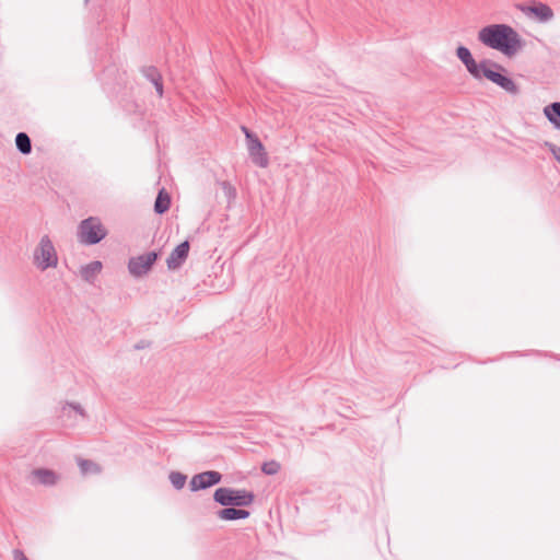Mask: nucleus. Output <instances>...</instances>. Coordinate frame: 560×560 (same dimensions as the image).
<instances>
[{
	"instance_id": "obj_5",
	"label": "nucleus",
	"mask_w": 560,
	"mask_h": 560,
	"mask_svg": "<svg viewBox=\"0 0 560 560\" xmlns=\"http://www.w3.org/2000/svg\"><path fill=\"white\" fill-rule=\"evenodd\" d=\"M34 264L42 271L55 268L58 264L56 248L48 235H44L34 250Z\"/></svg>"
},
{
	"instance_id": "obj_27",
	"label": "nucleus",
	"mask_w": 560,
	"mask_h": 560,
	"mask_svg": "<svg viewBox=\"0 0 560 560\" xmlns=\"http://www.w3.org/2000/svg\"><path fill=\"white\" fill-rule=\"evenodd\" d=\"M145 347H149V343H147L145 341L141 340L140 342H138L137 345H135V349L137 350H140V349H144Z\"/></svg>"
},
{
	"instance_id": "obj_19",
	"label": "nucleus",
	"mask_w": 560,
	"mask_h": 560,
	"mask_svg": "<svg viewBox=\"0 0 560 560\" xmlns=\"http://www.w3.org/2000/svg\"><path fill=\"white\" fill-rule=\"evenodd\" d=\"M142 74L147 80H149L151 83H154L155 81H159L162 75L156 67L154 66H147L141 69Z\"/></svg>"
},
{
	"instance_id": "obj_1",
	"label": "nucleus",
	"mask_w": 560,
	"mask_h": 560,
	"mask_svg": "<svg viewBox=\"0 0 560 560\" xmlns=\"http://www.w3.org/2000/svg\"><path fill=\"white\" fill-rule=\"evenodd\" d=\"M456 56L465 65L467 71L474 79L481 80L486 78L511 95L520 94V86L512 78L504 74L506 73V69L500 63L490 59H483L477 62L470 50L463 45L456 48Z\"/></svg>"
},
{
	"instance_id": "obj_9",
	"label": "nucleus",
	"mask_w": 560,
	"mask_h": 560,
	"mask_svg": "<svg viewBox=\"0 0 560 560\" xmlns=\"http://www.w3.org/2000/svg\"><path fill=\"white\" fill-rule=\"evenodd\" d=\"M522 12L534 15L539 22H549L553 18L552 9L542 2H534L532 5H520Z\"/></svg>"
},
{
	"instance_id": "obj_25",
	"label": "nucleus",
	"mask_w": 560,
	"mask_h": 560,
	"mask_svg": "<svg viewBox=\"0 0 560 560\" xmlns=\"http://www.w3.org/2000/svg\"><path fill=\"white\" fill-rule=\"evenodd\" d=\"M152 84L154 85L159 96H162L163 95V81H162V78L159 81H155Z\"/></svg>"
},
{
	"instance_id": "obj_22",
	"label": "nucleus",
	"mask_w": 560,
	"mask_h": 560,
	"mask_svg": "<svg viewBox=\"0 0 560 560\" xmlns=\"http://www.w3.org/2000/svg\"><path fill=\"white\" fill-rule=\"evenodd\" d=\"M67 405H68L69 407H71L73 410H75L80 416H82V417H84V418L86 417V413H85L84 409L81 407V405H80V404H77V402H67Z\"/></svg>"
},
{
	"instance_id": "obj_2",
	"label": "nucleus",
	"mask_w": 560,
	"mask_h": 560,
	"mask_svg": "<svg viewBox=\"0 0 560 560\" xmlns=\"http://www.w3.org/2000/svg\"><path fill=\"white\" fill-rule=\"evenodd\" d=\"M478 40L508 57L514 56L524 47V40L520 34L508 24H491L482 27L478 32Z\"/></svg>"
},
{
	"instance_id": "obj_4",
	"label": "nucleus",
	"mask_w": 560,
	"mask_h": 560,
	"mask_svg": "<svg viewBox=\"0 0 560 560\" xmlns=\"http://www.w3.org/2000/svg\"><path fill=\"white\" fill-rule=\"evenodd\" d=\"M213 500L223 506H248L255 500V494L245 489L218 488Z\"/></svg>"
},
{
	"instance_id": "obj_8",
	"label": "nucleus",
	"mask_w": 560,
	"mask_h": 560,
	"mask_svg": "<svg viewBox=\"0 0 560 560\" xmlns=\"http://www.w3.org/2000/svg\"><path fill=\"white\" fill-rule=\"evenodd\" d=\"M222 479V475L215 470H207L192 476L189 481V488L192 492L208 489L218 485Z\"/></svg>"
},
{
	"instance_id": "obj_7",
	"label": "nucleus",
	"mask_w": 560,
	"mask_h": 560,
	"mask_svg": "<svg viewBox=\"0 0 560 560\" xmlns=\"http://www.w3.org/2000/svg\"><path fill=\"white\" fill-rule=\"evenodd\" d=\"M248 155L252 162L261 168H265L269 165L268 153L260 141V139L256 137L248 136V141L246 142Z\"/></svg>"
},
{
	"instance_id": "obj_3",
	"label": "nucleus",
	"mask_w": 560,
	"mask_h": 560,
	"mask_svg": "<svg viewBox=\"0 0 560 560\" xmlns=\"http://www.w3.org/2000/svg\"><path fill=\"white\" fill-rule=\"evenodd\" d=\"M107 236V230L97 217H89L78 226V240L84 245L98 244Z\"/></svg>"
},
{
	"instance_id": "obj_13",
	"label": "nucleus",
	"mask_w": 560,
	"mask_h": 560,
	"mask_svg": "<svg viewBox=\"0 0 560 560\" xmlns=\"http://www.w3.org/2000/svg\"><path fill=\"white\" fill-rule=\"evenodd\" d=\"M32 474L37 478L38 482L44 486H54L59 479L54 470L47 468L34 469Z\"/></svg>"
},
{
	"instance_id": "obj_10",
	"label": "nucleus",
	"mask_w": 560,
	"mask_h": 560,
	"mask_svg": "<svg viewBox=\"0 0 560 560\" xmlns=\"http://www.w3.org/2000/svg\"><path fill=\"white\" fill-rule=\"evenodd\" d=\"M189 242L184 241L180 244H178L170 254L168 258L166 259L167 268L171 270L178 269L182 267V265L186 261L188 254H189Z\"/></svg>"
},
{
	"instance_id": "obj_16",
	"label": "nucleus",
	"mask_w": 560,
	"mask_h": 560,
	"mask_svg": "<svg viewBox=\"0 0 560 560\" xmlns=\"http://www.w3.org/2000/svg\"><path fill=\"white\" fill-rule=\"evenodd\" d=\"M15 145L22 154H30L32 152V141L27 133L19 132L15 137Z\"/></svg>"
},
{
	"instance_id": "obj_15",
	"label": "nucleus",
	"mask_w": 560,
	"mask_h": 560,
	"mask_svg": "<svg viewBox=\"0 0 560 560\" xmlns=\"http://www.w3.org/2000/svg\"><path fill=\"white\" fill-rule=\"evenodd\" d=\"M544 115L555 128L560 129V102H553L545 106Z\"/></svg>"
},
{
	"instance_id": "obj_24",
	"label": "nucleus",
	"mask_w": 560,
	"mask_h": 560,
	"mask_svg": "<svg viewBox=\"0 0 560 560\" xmlns=\"http://www.w3.org/2000/svg\"><path fill=\"white\" fill-rule=\"evenodd\" d=\"M152 84L154 85L159 96H162L163 95V81H162V78L159 81H155Z\"/></svg>"
},
{
	"instance_id": "obj_26",
	"label": "nucleus",
	"mask_w": 560,
	"mask_h": 560,
	"mask_svg": "<svg viewBox=\"0 0 560 560\" xmlns=\"http://www.w3.org/2000/svg\"><path fill=\"white\" fill-rule=\"evenodd\" d=\"M241 130L243 131V133L245 135V139H246V142L248 141V136L250 137H256L257 135L254 133L252 130H249L247 127L245 126H242L241 127Z\"/></svg>"
},
{
	"instance_id": "obj_21",
	"label": "nucleus",
	"mask_w": 560,
	"mask_h": 560,
	"mask_svg": "<svg viewBox=\"0 0 560 560\" xmlns=\"http://www.w3.org/2000/svg\"><path fill=\"white\" fill-rule=\"evenodd\" d=\"M545 145L552 153L553 158L560 163V147L551 142H546Z\"/></svg>"
},
{
	"instance_id": "obj_23",
	"label": "nucleus",
	"mask_w": 560,
	"mask_h": 560,
	"mask_svg": "<svg viewBox=\"0 0 560 560\" xmlns=\"http://www.w3.org/2000/svg\"><path fill=\"white\" fill-rule=\"evenodd\" d=\"M13 560H28L25 553L21 549L13 550Z\"/></svg>"
},
{
	"instance_id": "obj_18",
	"label": "nucleus",
	"mask_w": 560,
	"mask_h": 560,
	"mask_svg": "<svg viewBox=\"0 0 560 560\" xmlns=\"http://www.w3.org/2000/svg\"><path fill=\"white\" fill-rule=\"evenodd\" d=\"M168 479L176 490H180L184 488L186 483L187 476L180 471H171L168 475Z\"/></svg>"
},
{
	"instance_id": "obj_14",
	"label": "nucleus",
	"mask_w": 560,
	"mask_h": 560,
	"mask_svg": "<svg viewBox=\"0 0 560 560\" xmlns=\"http://www.w3.org/2000/svg\"><path fill=\"white\" fill-rule=\"evenodd\" d=\"M171 207V196L162 188L159 190L154 202V212L158 214L165 213Z\"/></svg>"
},
{
	"instance_id": "obj_11",
	"label": "nucleus",
	"mask_w": 560,
	"mask_h": 560,
	"mask_svg": "<svg viewBox=\"0 0 560 560\" xmlns=\"http://www.w3.org/2000/svg\"><path fill=\"white\" fill-rule=\"evenodd\" d=\"M220 520L236 521L249 517L250 513L247 510L236 509L235 506H225L217 512Z\"/></svg>"
},
{
	"instance_id": "obj_20",
	"label": "nucleus",
	"mask_w": 560,
	"mask_h": 560,
	"mask_svg": "<svg viewBox=\"0 0 560 560\" xmlns=\"http://www.w3.org/2000/svg\"><path fill=\"white\" fill-rule=\"evenodd\" d=\"M281 466L276 460L266 462L261 466V471L268 476H272L279 472Z\"/></svg>"
},
{
	"instance_id": "obj_17",
	"label": "nucleus",
	"mask_w": 560,
	"mask_h": 560,
	"mask_svg": "<svg viewBox=\"0 0 560 560\" xmlns=\"http://www.w3.org/2000/svg\"><path fill=\"white\" fill-rule=\"evenodd\" d=\"M78 466H79L82 475L100 474L102 471L101 466L98 464H96L95 462L90 460V459L79 458L78 459Z\"/></svg>"
},
{
	"instance_id": "obj_12",
	"label": "nucleus",
	"mask_w": 560,
	"mask_h": 560,
	"mask_svg": "<svg viewBox=\"0 0 560 560\" xmlns=\"http://www.w3.org/2000/svg\"><path fill=\"white\" fill-rule=\"evenodd\" d=\"M103 265L100 260H94L84 265L80 269V275L86 282H94L96 276L101 272Z\"/></svg>"
},
{
	"instance_id": "obj_6",
	"label": "nucleus",
	"mask_w": 560,
	"mask_h": 560,
	"mask_svg": "<svg viewBox=\"0 0 560 560\" xmlns=\"http://www.w3.org/2000/svg\"><path fill=\"white\" fill-rule=\"evenodd\" d=\"M159 253L153 250L136 257L128 261V270L136 278L145 276L158 260Z\"/></svg>"
}]
</instances>
